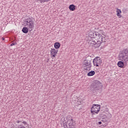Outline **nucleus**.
<instances>
[{
  "instance_id": "obj_17",
  "label": "nucleus",
  "mask_w": 128,
  "mask_h": 128,
  "mask_svg": "<svg viewBox=\"0 0 128 128\" xmlns=\"http://www.w3.org/2000/svg\"><path fill=\"white\" fill-rule=\"evenodd\" d=\"M50 0H37V2H40V4H44V2H48Z\"/></svg>"
},
{
  "instance_id": "obj_12",
  "label": "nucleus",
  "mask_w": 128,
  "mask_h": 128,
  "mask_svg": "<svg viewBox=\"0 0 128 128\" xmlns=\"http://www.w3.org/2000/svg\"><path fill=\"white\" fill-rule=\"evenodd\" d=\"M76 6H74V4H72L70 5L68 8L72 12H74V10H76Z\"/></svg>"
},
{
  "instance_id": "obj_19",
  "label": "nucleus",
  "mask_w": 128,
  "mask_h": 128,
  "mask_svg": "<svg viewBox=\"0 0 128 128\" xmlns=\"http://www.w3.org/2000/svg\"><path fill=\"white\" fill-rule=\"evenodd\" d=\"M15 44L14 43H12V44H10V46H15Z\"/></svg>"
},
{
  "instance_id": "obj_2",
  "label": "nucleus",
  "mask_w": 128,
  "mask_h": 128,
  "mask_svg": "<svg viewBox=\"0 0 128 128\" xmlns=\"http://www.w3.org/2000/svg\"><path fill=\"white\" fill-rule=\"evenodd\" d=\"M61 122H62L64 128H76V122H74L72 117L70 116H67L64 120L62 119Z\"/></svg>"
},
{
  "instance_id": "obj_20",
  "label": "nucleus",
  "mask_w": 128,
  "mask_h": 128,
  "mask_svg": "<svg viewBox=\"0 0 128 128\" xmlns=\"http://www.w3.org/2000/svg\"><path fill=\"white\" fill-rule=\"evenodd\" d=\"M17 124H19V122H22L20 121V120H18L16 122Z\"/></svg>"
},
{
  "instance_id": "obj_1",
  "label": "nucleus",
  "mask_w": 128,
  "mask_h": 128,
  "mask_svg": "<svg viewBox=\"0 0 128 128\" xmlns=\"http://www.w3.org/2000/svg\"><path fill=\"white\" fill-rule=\"evenodd\" d=\"M120 60L118 63L119 68H122L126 64H128V49H124L119 54Z\"/></svg>"
},
{
  "instance_id": "obj_4",
  "label": "nucleus",
  "mask_w": 128,
  "mask_h": 128,
  "mask_svg": "<svg viewBox=\"0 0 128 128\" xmlns=\"http://www.w3.org/2000/svg\"><path fill=\"white\" fill-rule=\"evenodd\" d=\"M24 24L25 26H28L30 32L34 28V22L30 18H27L24 20Z\"/></svg>"
},
{
  "instance_id": "obj_8",
  "label": "nucleus",
  "mask_w": 128,
  "mask_h": 128,
  "mask_svg": "<svg viewBox=\"0 0 128 128\" xmlns=\"http://www.w3.org/2000/svg\"><path fill=\"white\" fill-rule=\"evenodd\" d=\"M88 36H90V38H100L102 34H100L98 32H94L92 31L89 32Z\"/></svg>"
},
{
  "instance_id": "obj_7",
  "label": "nucleus",
  "mask_w": 128,
  "mask_h": 128,
  "mask_svg": "<svg viewBox=\"0 0 128 128\" xmlns=\"http://www.w3.org/2000/svg\"><path fill=\"white\" fill-rule=\"evenodd\" d=\"M100 110V105L94 104L91 108V114L92 116L95 114H98Z\"/></svg>"
},
{
  "instance_id": "obj_15",
  "label": "nucleus",
  "mask_w": 128,
  "mask_h": 128,
  "mask_svg": "<svg viewBox=\"0 0 128 128\" xmlns=\"http://www.w3.org/2000/svg\"><path fill=\"white\" fill-rule=\"evenodd\" d=\"M54 47L56 50L58 49L59 48H60V44L58 42H55L54 44Z\"/></svg>"
},
{
  "instance_id": "obj_9",
  "label": "nucleus",
  "mask_w": 128,
  "mask_h": 128,
  "mask_svg": "<svg viewBox=\"0 0 128 128\" xmlns=\"http://www.w3.org/2000/svg\"><path fill=\"white\" fill-rule=\"evenodd\" d=\"M102 59L99 56L95 58L93 60V64L94 66H99L102 64Z\"/></svg>"
},
{
  "instance_id": "obj_21",
  "label": "nucleus",
  "mask_w": 128,
  "mask_h": 128,
  "mask_svg": "<svg viewBox=\"0 0 128 128\" xmlns=\"http://www.w3.org/2000/svg\"><path fill=\"white\" fill-rule=\"evenodd\" d=\"M98 124H102V122H98Z\"/></svg>"
},
{
  "instance_id": "obj_3",
  "label": "nucleus",
  "mask_w": 128,
  "mask_h": 128,
  "mask_svg": "<svg viewBox=\"0 0 128 128\" xmlns=\"http://www.w3.org/2000/svg\"><path fill=\"white\" fill-rule=\"evenodd\" d=\"M90 88L93 92H96L98 90H102V84L98 80H94L91 84Z\"/></svg>"
},
{
  "instance_id": "obj_16",
  "label": "nucleus",
  "mask_w": 128,
  "mask_h": 128,
  "mask_svg": "<svg viewBox=\"0 0 128 128\" xmlns=\"http://www.w3.org/2000/svg\"><path fill=\"white\" fill-rule=\"evenodd\" d=\"M118 10L116 11V16H119L120 18H122V10L120 9L117 8Z\"/></svg>"
},
{
  "instance_id": "obj_18",
  "label": "nucleus",
  "mask_w": 128,
  "mask_h": 128,
  "mask_svg": "<svg viewBox=\"0 0 128 128\" xmlns=\"http://www.w3.org/2000/svg\"><path fill=\"white\" fill-rule=\"evenodd\" d=\"M22 124H28V123L26 121L23 122Z\"/></svg>"
},
{
  "instance_id": "obj_10",
  "label": "nucleus",
  "mask_w": 128,
  "mask_h": 128,
  "mask_svg": "<svg viewBox=\"0 0 128 128\" xmlns=\"http://www.w3.org/2000/svg\"><path fill=\"white\" fill-rule=\"evenodd\" d=\"M50 54H51V58H56V54L58 52V50H56L54 48H51V50H50Z\"/></svg>"
},
{
  "instance_id": "obj_14",
  "label": "nucleus",
  "mask_w": 128,
  "mask_h": 128,
  "mask_svg": "<svg viewBox=\"0 0 128 128\" xmlns=\"http://www.w3.org/2000/svg\"><path fill=\"white\" fill-rule=\"evenodd\" d=\"M28 31L30 32V30L26 27H24L22 29V32H24V34H28Z\"/></svg>"
},
{
  "instance_id": "obj_6",
  "label": "nucleus",
  "mask_w": 128,
  "mask_h": 128,
  "mask_svg": "<svg viewBox=\"0 0 128 128\" xmlns=\"http://www.w3.org/2000/svg\"><path fill=\"white\" fill-rule=\"evenodd\" d=\"M102 42H106V38L104 36H100V37L96 38L95 44H94V48H96L100 46Z\"/></svg>"
},
{
  "instance_id": "obj_22",
  "label": "nucleus",
  "mask_w": 128,
  "mask_h": 128,
  "mask_svg": "<svg viewBox=\"0 0 128 128\" xmlns=\"http://www.w3.org/2000/svg\"><path fill=\"white\" fill-rule=\"evenodd\" d=\"M2 40H4V38H2Z\"/></svg>"
},
{
  "instance_id": "obj_13",
  "label": "nucleus",
  "mask_w": 128,
  "mask_h": 128,
  "mask_svg": "<svg viewBox=\"0 0 128 128\" xmlns=\"http://www.w3.org/2000/svg\"><path fill=\"white\" fill-rule=\"evenodd\" d=\"M96 72L94 70H92L88 72L87 74L88 76H94Z\"/></svg>"
},
{
  "instance_id": "obj_5",
  "label": "nucleus",
  "mask_w": 128,
  "mask_h": 128,
  "mask_svg": "<svg viewBox=\"0 0 128 128\" xmlns=\"http://www.w3.org/2000/svg\"><path fill=\"white\" fill-rule=\"evenodd\" d=\"M92 60L91 58L88 59V58H86L84 60L82 63V66L85 70H92Z\"/></svg>"
},
{
  "instance_id": "obj_11",
  "label": "nucleus",
  "mask_w": 128,
  "mask_h": 128,
  "mask_svg": "<svg viewBox=\"0 0 128 128\" xmlns=\"http://www.w3.org/2000/svg\"><path fill=\"white\" fill-rule=\"evenodd\" d=\"M94 38H91V40H88V44H90V46H94V44L96 42V40H94Z\"/></svg>"
}]
</instances>
